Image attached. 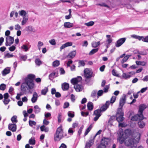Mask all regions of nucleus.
I'll list each match as a JSON object with an SVG mask.
<instances>
[{
  "label": "nucleus",
  "instance_id": "obj_1",
  "mask_svg": "<svg viewBox=\"0 0 148 148\" xmlns=\"http://www.w3.org/2000/svg\"><path fill=\"white\" fill-rule=\"evenodd\" d=\"M35 77V75L33 74H30L27 75L24 80V82L21 84V89L23 93H26L34 87V79Z\"/></svg>",
  "mask_w": 148,
  "mask_h": 148
},
{
  "label": "nucleus",
  "instance_id": "obj_2",
  "mask_svg": "<svg viewBox=\"0 0 148 148\" xmlns=\"http://www.w3.org/2000/svg\"><path fill=\"white\" fill-rule=\"evenodd\" d=\"M82 80V78L80 76H78L77 78H74L71 80V83L74 85V88L77 92H80L83 89L82 85L79 84Z\"/></svg>",
  "mask_w": 148,
  "mask_h": 148
},
{
  "label": "nucleus",
  "instance_id": "obj_3",
  "mask_svg": "<svg viewBox=\"0 0 148 148\" xmlns=\"http://www.w3.org/2000/svg\"><path fill=\"white\" fill-rule=\"evenodd\" d=\"M137 138L136 139L130 138L126 137L125 142V144L128 146H130L132 148L134 147V143H138L139 141L140 137V134L139 133H137Z\"/></svg>",
  "mask_w": 148,
  "mask_h": 148
},
{
  "label": "nucleus",
  "instance_id": "obj_4",
  "mask_svg": "<svg viewBox=\"0 0 148 148\" xmlns=\"http://www.w3.org/2000/svg\"><path fill=\"white\" fill-rule=\"evenodd\" d=\"M66 136V134L64 133L62 127L60 126L57 129L56 133L54 134V140L55 141H59L61 139Z\"/></svg>",
  "mask_w": 148,
  "mask_h": 148
},
{
  "label": "nucleus",
  "instance_id": "obj_5",
  "mask_svg": "<svg viewBox=\"0 0 148 148\" xmlns=\"http://www.w3.org/2000/svg\"><path fill=\"white\" fill-rule=\"evenodd\" d=\"M123 114L122 109H118L116 115V120L119 123L121 122L124 120Z\"/></svg>",
  "mask_w": 148,
  "mask_h": 148
},
{
  "label": "nucleus",
  "instance_id": "obj_6",
  "mask_svg": "<svg viewBox=\"0 0 148 148\" xmlns=\"http://www.w3.org/2000/svg\"><path fill=\"white\" fill-rule=\"evenodd\" d=\"M84 74L85 77L87 79L90 78L93 76V72L92 70L88 68L84 69Z\"/></svg>",
  "mask_w": 148,
  "mask_h": 148
},
{
  "label": "nucleus",
  "instance_id": "obj_7",
  "mask_svg": "<svg viewBox=\"0 0 148 148\" xmlns=\"http://www.w3.org/2000/svg\"><path fill=\"white\" fill-rule=\"evenodd\" d=\"M131 36L136 39H138L139 40H142L143 41L148 42V36L144 37L143 36H139L136 35H132Z\"/></svg>",
  "mask_w": 148,
  "mask_h": 148
},
{
  "label": "nucleus",
  "instance_id": "obj_8",
  "mask_svg": "<svg viewBox=\"0 0 148 148\" xmlns=\"http://www.w3.org/2000/svg\"><path fill=\"white\" fill-rule=\"evenodd\" d=\"M144 119L143 115L140 114L138 113V114L132 116L131 120L133 121H139L142 120Z\"/></svg>",
  "mask_w": 148,
  "mask_h": 148
},
{
  "label": "nucleus",
  "instance_id": "obj_9",
  "mask_svg": "<svg viewBox=\"0 0 148 148\" xmlns=\"http://www.w3.org/2000/svg\"><path fill=\"white\" fill-rule=\"evenodd\" d=\"M13 37L11 36H7L6 38L5 45L7 46H10L14 42Z\"/></svg>",
  "mask_w": 148,
  "mask_h": 148
},
{
  "label": "nucleus",
  "instance_id": "obj_10",
  "mask_svg": "<svg viewBox=\"0 0 148 148\" xmlns=\"http://www.w3.org/2000/svg\"><path fill=\"white\" fill-rule=\"evenodd\" d=\"M107 39L105 43L107 48H108L110 46V44L112 42V39L111 37V36L109 35H107L106 36Z\"/></svg>",
  "mask_w": 148,
  "mask_h": 148
},
{
  "label": "nucleus",
  "instance_id": "obj_11",
  "mask_svg": "<svg viewBox=\"0 0 148 148\" xmlns=\"http://www.w3.org/2000/svg\"><path fill=\"white\" fill-rule=\"evenodd\" d=\"M126 100V96L124 95L120 99L119 102V106L118 109H121L122 110V108L123 106L124 105Z\"/></svg>",
  "mask_w": 148,
  "mask_h": 148
},
{
  "label": "nucleus",
  "instance_id": "obj_12",
  "mask_svg": "<svg viewBox=\"0 0 148 148\" xmlns=\"http://www.w3.org/2000/svg\"><path fill=\"white\" fill-rule=\"evenodd\" d=\"M126 38H125L119 39L116 42L115 46L116 47H119L121 46L125 41Z\"/></svg>",
  "mask_w": 148,
  "mask_h": 148
},
{
  "label": "nucleus",
  "instance_id": "obj_13",
  "mask_svg": "<svg viewBox=\"0 0 148 148\" xmlns=\"http://www.w3.org/2000/svg\"><path fill=\"white\" fill-rule=\"evenodd\" d=\"M110 104V102L109 101H107L105 104L103 105L100 108V110L101 111L103 112L106 110L108 108Z\"/></svg>",
  "mask_w": 148,
  "mask_h": 148
},
{
  "label": "nucleus",
  "instance_id": "obj_14",
  "mask_svg": "<svg viewBox=\"0 0 148 148\" xmlns=\"http://www.w3.org/2000/svg\"><path fill=\"white\" fill-rule=\"evenodd\" d=\"M9 130L13 132H15L16 130V125L14 123L9 124L8 125Z\"/></svg>",
  "mask_w": 148,
  "mask_h": 148
},
{
  "label": "nucleus",
  "instance_id": "obj_15",
  "mask_svg": "<svg viewBox=\"0 0 148 148\" xmlns=\"http://www.w3.org/2000/svg\"><path fill=\"white\" fill-rule=\"evenodd\" d=\"M146 108V105L144 104H141L140 105L139 107L138 113L139 114L141 115L143 114V110Z\"/></svg>",
  "mask_w": 148,
  "mask_h": 148
},
{
  "label": "nucleus",
  "instance_id": "obj_16",
  "mask_svg": "<svg viewBox=\"0 0 148 148\" xmlns=\"http://www.w3.org/2000/svg\"><path fill=\"white\" fill-rule=\"evenodd\" d=\"M31 47V45L28 44H23L21 47V48L24 51L26 52Z\"/></svg>",
  "mask_w": 148,
  "mask_h": 148
},
{
  "label": "nucleus",
  "instance_id": "obj_17",
  "mask_svg": "<svg viewBox=\"0 0 148 148\" xmlns=\"http://www.w3.org/2000/svg\"><path fill=\"white\" fill-rule=\"evenodd\" d=\"M38 95L37 93L34 92L33 95V97L31 99V101L33 103L36 102L38 99Z\"/></svg>",
  "mask_w": 148,
  "mask_h": 148
},
{
  "label": "nucleus",
  "instance_id": "obj_18",
  "mask_svg": "<svg viewBox=\"0 0 148 148\" xmlns=\"http://www.w3.org/2000/svg\"><path fill=\"white\" fill-rule=\"evenodd\" d=\"M109 141L110 139L109 138H103L102 139L101 143L106 146L108 145Z\"/></svg>",
  "mask_w": 148,
  "mask_h": 148
},
{
  "label": "nucleus",
  "instance_id": "obj_19",
  "mask_svg": "<svg viewBox=\"0 0 148 148\" xmlns=\"http://www.w3.org/2000/svg\"><path fill=\"white\" fill-rule=\"evenodd\" d=\"M76 54V52L75 51H73L70 52L68 55L67 58L72 59L74 58Z\"/></svg>",
  "mask_w": 148,
  "mask_h": 148
},
{
  "label": "nucleus",
  "instance_id": "obj_20",
  "mask_svg": "<svg viewBox=\"0 0 148 148\" xmlns=\"http://www.w3.org/2000/svg\"><path fill=\"white\" fill-rule=\"evenodd\" d=\"M10 72V68L9 67H7L2 71V74L3 76H5L9 73Z\"/></svg>",
  "mask_w": 148,
  "mask_h": 148
},
{
  "label": "nucleus",
  "instance_id": "obj_21",
  "mask_svg": "<svg viewBox=\"0 0 148 148\" xmlns=\"http://www.w3.org/2000/svg\"><path fill=\"white\" fill-rule=\"evenodd\" d=\"M62 88L64 90H66L69 88V84L66 83H64L62 85Z\"/></svg>",
  "mask_w": 148,
  "mask_h": 148
},
{
  "label": "nucleus",
  "instance_id": "obj_22",
  "mask_svg": "<svg viewBox=\"0 0 148 148\" xmlns=\"http://www.w3.org/2000/svg\"><path fill=\"white\" fill-rule=\"evenodd\" d=\"M132 133L130 129H127L125 131V134L126 137L128 138L129 136H131Z\"/></svg>",
  "mask_w": 148,
  "mask_h": 148
},
{
  "label": "nucleus",
  "instance_id": "obj_23",
  "mask_svg": "<svg viewBox=\"0 0 148 148\" xmlns=\"http://www.w3.org/2000/svg\"><path fill=\"white\" fill-rule=\"evenodd\" d=\"M101 43L100 41H99L97 42L93 41L91 43V45L92 47L93 48H96Z\"/></svg>",
  "mask_w": 148,
  "mask_h": 148
},
{
  "label": "nucleus",
  "instance_id": "obj_24",
  "mask_svg": "<svg viewBox=\"0 0 148 148\" xmlns=\"http://www.w3.org/2000/svg\"><path fill=\"white\" fill-rule=\"evenodd\" d=\"M64 26L65 28H69L73 26V24L69 22H65L64 23Z\"/></svg>",
  "mask_w": 148,
  "mask_h": 148
},
{
  "label": "nucleus",
  "instance_id": "obj_25",
  "mask_svg": "<svg viewBox=\"0 0 148 148\" xmlns=\"http://www.w3.org/2000/svg\"><path fill=\"white\" fill-rule=\"evenodd\" d=\"M141 121H140L138 122V125L140 128H143L145 127V124L144 122Z\"/></svg>",
  "mask_w": 148,
  "mask_h": 148
},
{
  "label": "nucleus",
  "instance_id": "obj_26",
  "mask_svg": "<svg viewBox=\"0 0 148 148\" xmlns=\"http://www.w3.org/2000/svg\"><path fill=\"white\" fill-rule=\"evenodd\" d=\"M28 20V17L27 16H24L23 18V20L21 22V25H24L25 24Z\"/></svg>",
  "mask_w": 148,
  "mask_h": 148
},
{
  "label": "nucleus",
  "instance_id": "obj_27",
  "mask_svg": "<svg viewBox=\"0 0 148 148\" xmlns=\"http://www.w3.org/2000/svg\"><path fill=\"white\" fill-rule=\"evenodd\" d=\"M34 111L35 113H38L40 111V108L38 105H36L34 106Z\"/></svg>",
  "mask_w": 148,
  "mask_h": 148
},
{
  "label": "nucleus",
  "instance_id": "obj_28",
  "mask_svg": "<svg viewBox=\"0 0 148 148\" xmlns=\"http://www.w3.org/2000/svg\"><path fill=\"white\" fill-rule=\"evenodd\" d=\"M87 106L89 110H91L93 109V105L92 102H89L87 104Z\"/></svg>",
  "mask_w": 148,
  "mask_h": 148
},
{
  "label": "nucleus",
  "instance_id": "obj_29",
  "mask_svg": "<svg viewBox=\"0 0 148 148\" xmlns=\"http://www.w3.org/2000/svg\"><path fill=\"white\" fill-rule=\"evenodd\" d=\"M19 57L21 60L25 61L27 58V56L25 55H23L22 54L20 55Z\"/></svg>",
  "mask_w": 148,
  "mask_h": 148
},
{
  "label": "nucleus",
  "instance_id": "obj_30",
  "mask_svg": "<svg viewBox=\"0 0 148 148\" xmlns=\"http://www.w3.org/2000/svg\"><path fill=\"white\" fill-rule=\"evenodd\" d=\"M136 63L138 65H141L144 66L145 65L146 63L144 61H136Z\"/></svg>",
  "mask_w": 148,
  "mask_h": 148
},
{
  "label": "nucleus",
  "instance_id": "obj_31",
  "mask_svg": "<svg viewBox=\"0 0 148 148\" xmlns=\"http://www.w3.org/2000/svg\"><path fill=\"white\" fill-rule=\"evenodd\" d=\"M29 143L30 144L34 145L35 144V140L34 138H31L29 141Z\"/></svg>",
  "mask_w": 148,
  "mask_h": 148
},
{
  "label": "nucleus",
  "instance_id": "obj_32",
  "mask_svg": "<svg viewBox=\"0 0 148 148\" xmlns=\"http://www.w3.org/2000/svg\"><path fill=\"white\" fill-rule=\"evenodd\" d=\"M48 91V88L47 87H45L41 90V94L45 95Z\"/></svg>",
  "mask_w": 148,
  "mask_h": 148
},
{
  "label": "nucleus",
  "instance_id": "obj_33",
  "mask_svg": "<svg viewBox=\"0 0 148 148\" xmlns=\"http://www.w3.org/2000/svg\"><path fill=\"white\" fill-rule=\"evenodd\" d=\"M93 142L94 141L93 140H90L86 143V146L87 147H89V148H90V147H91L93 144Z\"/></svg>",
  "mask_w": 148,
  "mask_h": 148
},
{
  "label": "nucleus",
  "instance_id": "obj_34",
  "mask_svg": "<svg viewBox=\"0 0 148 148\" xmlns=\"http://www.w3.org/2000/svg\"><path fill=\"white\" fill-rule=\"evenodd\" d=\"M98 48L94 49H92L89 53V55H92L96 53L98 51Z\"/></svg>",
  "mask_w": 148,
  "mask_h": 148
},
{
  "label": "nucleus",
  "instance_id": "obj_35",
  "mask_svg": "<svg viewBox=\"0 0 148 148\" xmlns=\"http://www.w3.org/2000/svg\"><path fill=\"white\" fill-rule=\"evenodd\" d=\"M17 116H14L11 118V120L13 123H16L17 122L16 119Z\"/></svg>",
  "mask_w": 148,
  "mask_h": 148
},
{
  "label": "nucleus",
  "instance_id": "obj_36",
  "mask_svg": "<svg viewBox=\"0 0 148 148\" xmlns=\"http://www.w3.org/2000/svg\"><path fill=\"white\" fill-rule=\"evenodd\" d=\"M92 127L91 125H90L88 128L86 130L85 133H84V136H86V135L88 132L90 131Z\"/></svg>",
  "mask_w": 148,
  "mask_h": 148
},
{
  "label": "nucleus",
  "instance_id": "obj_37",
  "mask_svg": "<svg viewBox=\"0 0 148 148\" xmlns=\"http://www.w3.org/2000/svg\"><path fill=\"white\" fill-rule=\"evenodd\" d=\"M56 73L55 72H53L50 74L49 76V79L51 80H52L53 78L56 77Z\"/></svg>",
  "mask_w": 148,
  "mask_h": 148
},
{
  "label": "nucleus",
  "instance_id": "obj_38",
  "mask_svg": "<svg viewBox=\"0 0 148 148\" xmlns=\"http://www.w3.org/2000/svg\"><path fill=\"white\" fill-rule=\"evenodd\" d=\"M125 139L123 137H120L118 138V140L121 144L123 143L125 140Z\"/></svg>",
  "mask_w": 148,
  "mask_h": 148
},
{
  "label": "nucleus",
  "instance_id": "obj_39",
  "mask_svg": "<svg viewBox=\"0 0 148 148\" xmlns=\"http://www.w3.org/2000/svg\"><path fill=\"white\" fill-rule=\"evenodd\" d=\"M94 24V22L93 21H90L88 23H85L84 24V25L87 26H92Z\"/></svg>",
  "mask_w": 148,
  "mask_h": 148
},
{
  "label": "nucleus",
  "instance_id": "obj_40",
  "mask_svg": "<svg viewBox=\"0 0 148 148\" xmlns=\"http://www.w3.org/2000/svg\"><path fill=\"white\" fill-rule=\"evenodd\" d=\"M122 76L123 78L125 79L130 78L131 76L128 74H126V73H123Z\"/></svg>",
  "mask_w": 148,
  "mask_h": 148
},
{
  "label": "nucleus",
  "instance_id": "obj_41",
  "mask_svg": "<svg viewBox=\"0 0 148 148\" xmlns=\"http://www.w3.org/2000/svg\"><path fill=\"white\" fill-rule=\"evenodd\" d=\"M44 44L43 43L40 41H38L37 45V47L38 49L40 50L41 49V47L43 46Z\"/></svg>",
  "mask_w": 148,
  "mask_h": 148
},
{
  "label": "nucleus",
  "instance_id": "obj_42",
  "mask_svg": "<svg viewBox=\"0 0 148 148\" xmlns=\"http://www.w3.org/2000/svg\"><path fill=\"white\" fill-rule=\"evenodd\" d=\"M101 111L100 110H95L94 112V114L96 116H97L99 115L101 116L100 113Z\"/></svg>",
  "mask_w": 148,
  "mask_h": 148
},
{
  "label": "nucleus",
  "instance_id": "obj_43",
  "mask_svg": "<svg viewBox=\"0 0 148 148\" xmlns=\"http://www.w3.org/2000/svg\"><path fill=\"white\" fill-rule=\"evenodd\" d=\"M60 64L59 61L58 60H56L53 63V66L54 67L58 66Z\"/></svg>",
  "mask_w": 148,
  "mask_h": 148
},
{
  "label": "nucleus",
  "instance_id": "obj_44",
  "mask_svg": "<svg viewBox=\"0 0 148 148\" xmlns=\"http://www.w3.org/2000/svg\"><path fill=\"white\" fill-rule=\"evenodd\" d=\"M16 45H14L12 46L9 47L8 48L9 50L11 51H14L16 48Z\"/></svg>",
  "mask_w": 148,
  "mask_h": 148
},
{
  "label": "nucleus",
  "instance_id": "obj_45",
  "mask_svg": "<svg viewBox=\"0 0 148 148\" xmlns=\"http://www.w3.org/2000/svg\"><path fill=\"white\" fill-rule=\"evenodd\" d=\"M68 115L71 118H73L74 116V112L69 111L68 113Z\"/></svg>",
  "mask_w": 148,
  "mask_h": 148
},
{
  "label": "nucleus",
  "instance_id": "obj_46",
  "mask_svg": "<svg viewBox=\"0 0 148 148\" xmlns=\"http://www.w3.org/2000/svg\"><path fill=\"white\" fill-rule=\"evenodd\" d=\"M29 125L30 126H32L33 125H36V122L30 120L29 122Z\"/></svg>",
  "mask_w": 148,
  "mask_h": 148
},
{
  "label": "nucleus",
  "instance_id": "obj_47",
  "mask_svg": "<svg viewBox=\"0 0 148 148\" xmlns=\"http://www.w3.org/2000/svg\"><path fill=\"white\" fill-rule=\"evenodd\" d=\"M116 98V97L115 96H113L112 97L110 102V103L112 104L115 101Z\"/></svg>",
  "mask_w": 148,
  "mask_h": 148
},
{
  "label": "nucleus",
  "instance_id": "obj_48",
  "mask_svg": "<svg viewBox=\"0 0 148 148\" xmlns=\"http://www.w3.org/2000/svg\"><path fill=\"white\" fill-rule=\"evenodd\" d=\"M13 56V55L12 54H10L9 53H7L5 54V57L7 58H12Z\"/></svg>",
  "mask_w": 148,
  "mask_h": 148
},
{
  "label": "nucleus",
  "instance_id": "obj_49",
  "mask_svg": "<svg viewBox=\"0 0 148 148\" xmlns=\"http://www.w3.org/2000/svg\"><path fill=\"white\" fill-rule=\"evenodd\" d=\"M19 14L21 16H26V12L24 10H21V11L19 12Z\"/></svg>",
  "mask_w": 148,
  "mask_h": 148
},
{
  "label": "nucleus",
  "instance_id": "obj_50",
  "mask_svg": "<svg viewBox=\"0 0 148 148\" xmlns=\"http://www.w3.org/2000/svg\"><path fill=\"white\" fill-rule=\"evenodd\" d=\"M49 43L53 45H56V43L55 40L54 39H53L49 41Z\"/></svg>",
  "mask_w": 148,
  "mask_h": 148
},
{
  "label": "nucleus",
  "instance_id": "obj_51",
  "mask_svg": "<svg viewBox=\"0 0 148 148\" xmlns=\"http://www.w3.org/2000/svg\"><path fill=\"white\" fill-rule=\"evenodd\" d=\"M103 91L102 90H99L97 93V98L101 96L103 93Z\"/></svg>",
  "mask_w": 148,
  "mask_h": 148
},
{
  "label": "nucleus",
  "instance_id": "obj_52",
  "mask_svg": "<svg viewBox=\"0 0 148 148\" xmlns=\"http://www.w3.org/2000/svg\"><path fill=\"white\" fill-rule=\"evenodd\" d=\"M6 85L4 84H2L0 85V89L3 90L5 89Z\"/></svg>",
  "mask_w": 148,
  "mask_h": 148
},
{
  "label": "nucleus",
  "instance_id": "obj_53",
  "mask_svg": "<svg viewBox=\"0 0 148 148\" xmlns=\"http://www.w3.org/2000/svg\"><path fill=\"white\" fill-rule=\"evenodd\" d=\"M97 92L95 90H93L92 92L91 96L93 98H95L97 95Z\"/></svg>",
  "mask_w": 148,
  "mask_h": 148
},
{
  "label": "nucleus",
  "instance_id": "obj_54",
  "mask_svg": "<svg viewBox=\"0 0 148 148\" xmlns=\"http://www.w3.org/2000/svg\"><path fill=\"white\" fill-rule=\"evenodd\" d=\"M26 29L27 31L32 32L33 31L34 29L31 26H29L26 27Z\"/></svg>",
  "mask_w": 148,
  "mask_h": 148
},
{
  "label": "nucleus",
  "instance_id": "obj_55",
  "mask_svg": "<svg viewBox=\"0 0 148 148\" xmlns=\"http://www.w3.org/2000/svg\"><path fill=\"white\" fill-rule=\"evenodd\" d=\"M10 101V100L9 99H4L3 102L5 105H6L9 103Z\"/></svg>",
  "mask_w": 148,
  "mask_h": 148
},
{
  "label": "nucleus",
  "instance_id": "obj_56",
  "mask_svg": "<svg viewBox=\"0 0 148 148\" xmlns=\"http://www.w3.org/2000/svg\"><path fill=\"white\" fill-rule=\"evenodd\" d=\"M36 64L38 65L39 66L41 64V61L38 59H36L35 61Z\"/></svg>",
  "mask_w": 148,
  "mask_h": 148
},
{
  "label": "nucleus",
  "instance_id": "obj_57",
  "mask_svg": "<svg viewBox=\"0 0 148 148\" xmlns=\"http://www.w3.org/2000/svg\"><path fill=\"white\" fill-rule=\"evenodd\" d=\"M147 87L143 88L140 91H138V93H139L140 92L142 93H143L144 92H145L147 90Z\"/></svg>",
  "mask_w": 148,
  "mask_h": 148
},
{
  "label": "nucleus",
  "instance_id": "obj_58",
  "mask_svg": "<svg viewBox=\"0 0 148 148\" xmlns=\"http://www.w3.org/2000/svg\"><path fill=\"white\" fill-rule=\"evenodd\" d=\"M128 59L126 56H125L122 60L121 63L123 64L126 62Z\"/></svg>",
  "mask_w": 148,
  "mask_h": 148
},
{
  "label": "nucleus",
  "instance_id": "obj_59",
  "mask_svg": "<svg viewBox=\"0 0 148 148\" xmlns=\"http://www.w3.org/2000/svg\"><path fill=\"white\" fill-rule=\"evenodd\" d=\"M71 101L73 102H74L75 100V96L73 94H71Z\"/></svg>",
  "mask_w": 148,
  "mask_h": 148
},
{
  "label": "nucleus",
  "instance_id": "obj_60",
  "mask_svg": "<svg viewBox=\"0 0 148 148\" xmlns=\"http://www.w3.org/2000/svg\"><path fill=\"white\" fill-rule=\"evenodd\" d=\"M58 122L60 123L61 121L62 115L60 114H59L58 115Z\"/></svg>",
  "mask_w": 148,
  "mask_h": 148
},
{
  "label": "nucleus",
  "instance_id": "obj_61",
  "mask_svg": "<svg viewBox=\"0 0 148 148\" xmlns=\"http://www.w3.org/2000/svg\"><path fill=\"white\" fill-rule=\"evenodd\" d=\"M69 104L68 102H65L64 103L63 108H67L69 106Z\"/></svg>",
  "mask_w": 148,
  "mask_h": 148
},
{
  "label": "nucleus",
  "instance_id": "obj_62",
  "mask_svg": "<svg viewBox=\"0 0 148 148\" xmlns=\"http://www.w3.org/2000/svg\"><path fill=\"white\" fill-rule=\"evenodd\" d=\"M109 88V85L106 86L104 88V92H108Z\"/></svg>",
  "mask_w": 148,
  "mask_h": 148
},
{
  "label": "nucleus",
  "instance_id": "obj_63",
  "mask_svg": "<svg viewBox=\"0 0 148 148\" xmlns=\"http://www.w3.org/2000/svg\"><path fill=\"white\" fill-rule=\"evenodd\" d=\"M79 63L80 66H84L85 65V63L83 61H80Z\"/></svg>",
  "mask_w": 148,
  "mask_h": 148
},
{
  "label": "nucleus",
  "instance_id": "obj_64",
  "mask_svg": "<svg viewBox=\"0 0 148 148\" xmlns=\"http://www.w3.org/2000/svg\"><path fill=\"white\" fill-rule=\"evenodd\" d=\"M106 146L103 144L101 143L98 146L97 148H106Z\"/></svg>",
  "mask_w": 148,
  "mask_h": 148
}]
</instances>
